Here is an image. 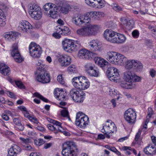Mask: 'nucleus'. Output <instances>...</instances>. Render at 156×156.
<instances>
[{
	"mask_svg": "<svg viewBox=\"0 0 156 156\" xmlns=\"http://www.w3.org/2000/svg\"><path fill=\"white\" fill-rule=\"evenodd\" d=\"M105 2L104 0H95L94 4H93V7L101 8L105 5Z\"/></svg>",
	"mask_w": 156,
	"mask_h": 156,
	"instance_id": "nucleus-37",
	"label": "nucleus"
},
{
	"mask_svg": "<svg viewBox=\"0 0 156 156\" xmlns=\"http://www.w3.org/2000/svg\"><path fill=\"white\" fill-rule=\"evenodd\" d=\"M89 118L87 115H83L81 117L79 120L76 121V125L80 127H85L89 123Z\"/></svg>",
	"mask_w": 156,
	"mask_h": 156,
	"instance_id": "nucleus-21",
	"label": "nucleus"
},
{
	"mask_svg": "<svg viewBox=\"0 0 156 156\" xmlns=\"http://www.w3.org/2000/svg\"><path fill=\"white\" fill-rule=\"evenodd\" d=\"M36 79L37 81L43 83H48L50 81V75L47 71L40 73L37 74Z\"/></svg>",
	"mask_w": 156,
	"mask_h": 156,
	"instance_id": "nucleus-16",
	"label": "nucleus"
},
{
	"mask_svg": "<svg viewBox=\"0 0 156 156\" xmlns=\"http://www.w3.org/2000/svg\"><path fill=\"white\" fill-rule=\"evenodd\" d=\"M11 55L16 62L20 63L23 61V58L18 50L17 43H14L12 45V49L11 50Z\"/></svg>",
	"mask_w": 156,
	"mask_h": 156,
	"instance_id": "nucleus-12",
	"label": "nucleus"
},
{
	"mask_svg": "<svg viewBox=\"0 0 156 156\" xmlns=\"http://www.w3.org/2000/svg\"><path fill=\"white\" fill-rule=\"evenodd\" d=\"M0 73L4 75H9L10 73V68L4 63L0 64Z\"/></svg>",
	"mask_w": 156,
	"mask_h": 156,
	"instance_id": "nucleus-30",
	"label": "nucleus"
},
{
	"mask_svg": "<svg viewBox=\"0 0 156 156\" xmlns=\"http://www.w3.org/2000/svg\"><path fill=\"white\" fill-rule=\"evenodd\" d=\"M13 122L15 124L16 126L17 125L21 123L19 119L17 118H15L13 119Z\"/></svg>",
	"mask_w": 156,
	"mask_h": 156,
	"instance_id": "nucleus-63",
	"label": "nucleus"
},
{
	"mask_svg": "<svg viewBox=\"0 0 156 156\" xmlns=\"http://www.w3.org/2000/svg\"><path fill=\"white\" fill-rule=\"evenodd\" d=\"M113 9L116 11L119 12L122 10V8L116 3H113L112 4Z\"/></svg>",
	"mask_w": 156,
	"mask_h": 156,
	"instance_id": "nucleus-48",
	"label": "nucleus"
},
{
	"mask_svg": "<svg viewBox=\"0 0 156 156\" xmlns=\"http://www.w3.org/2000/svg\"><path fill=\"white\" fill-rule=\"evenodd\" d=\"M62 34L65 35H67L70 34V31L69 28L67 27L64 26L62 28Z\"/></svg>",
	"mask_w": 156,
	"mask_h": 156,
	"instance_id": "nucleus-44",
	"label": "nucleus"
},
{
	"mask_svg": "<svg viewBox=\"0 0 156 156\" xmlns=\"http://www.w3.org/2000/svg\"><path fill=\"white\" fill-rule=\"evenodd\" d=\"M15 83L18 87L20 89H23L25 88V86L21 81L19 80H17L15 81Z\"/></svg>",
	"mask_w": 156,
	"mask_h": 156,
	"instance_id": "nucleus-51",
	"label": "nucleus"
},
{
	"mask_svg": "<svg viewBox=\"0 0 156 156\" xmlns=\"http://www.w3.org/2000/svg\"><path fill=\"white\" fill-rule=\"evenodd\" d=\"M24 148L26 150L34 151V149L32 146L29 144L23 145Z\"/></svg>",
	"mask_w": 156,
	"mask_h": 156,
	"instance_id": "nucleus-55",
	"label": "nucleus"
},
{
	"mask_svg": "<svg viewBox=\"0 0 156 156\" xmlns=\"http://www.w3.org/2000/svg\"><path fill=\"white\" fill-rule=\"evenodd\" d=\"M69 94L73 100L76 102L82 103L85 98V93L82 90L73 89L70 91Z\"/></svg>",
	"mask_w": 156,
	"mask_h": 156,
	"instance_id": "nucleus-6",
	"label": "nucleus"
},
{
	"mask_svg": "<svg viewBox=\"0 0 156 156\" xmlns=\"http://www.w3.org/2000/svg\"><path fill=\"white\" fill-rule=\"evenodd\" d=\"M78 56L81 58L90 59L91 57V53L88 50L83 49L80 50L78 54Z\"/></svg>",
	"mask_w": 156,
	"mask_h": 156,
	"instance_id": "nucleus-26",
	"label": "nucleus"
},
{
	"mask_svg": "<svg viewBox=\"0 0 156 156\" xmlns=\"http://www.w3.org/2000/svg\"><path fill=\"white\" fill-rule=\"evenodd\" d=\"M141 133V131L140 129H139L138 132L136 134L135 138V140L136 142H137L139 140Z\"/></svg>",
	"mask_w": 156,
	"mask_h": 156,
	"instance_id": "nucleus-58",
	"label": "nucleus"
},
{
	"mask_svg": "<svg viewBox=\"0 0 156 156\" xmlns=\"http://www.w3.org/2000/svg\"><path fill=\"white\" fill-rule=\"evenodd\" d=\"M19 34L17 33L10 31L6 32L4 36L5 39L9 41H13L18 37Z\"/></svg>",
	"mask_w": 156,
	"mask_h": 156,
	"instance_id": "nucleus-27",
	"label": "nucleus"
},
{
	"mask_svg": "<svg viewBox=\"0 0 156 156\" xmlns=\"http://www.w3.org/2000/svg\"><path fill=\"white\" fill-rule=\"evenodd\" d=\"M116 91H115L113 88H110L109 89V94L111 96L116 95L117 94Z\"/></svg>",
	"mask_w": 156,
	"mask_h": 156,
	"instance_id": "nucleus-61",
	"label": "nucleus"
},
{
	"mask_svg": "<svg viewBox=\"0 0 156 156\" xmlns=\"http://www.w3.org/2000/svg\"><path fill=\"white\" fill-rule=\"evenodd\" d=\"M153 112L152 108L150 107L149 108L147 112V117H149V118H150L153 114Z\"/></svg>",
	"mask_w": 156,
	"mask_h": 156,
	"instance_id": "nucleus-60",
	"label": "nucleus"
},
{
	"mask_svg": "<svg viewBox=\"0 0 156 156\" xmlns=\"http://www.w3.org/2000/svg\"><path fill=\"white\" fill-rule=\"evenodd\" d=\"M121 24L127 30H131L134 26V22L132 20L127 19L125 17H122L120 19Z\"/></svg>",
	"mask_w": 156,
	"mask_h": 156,
	"instance_id": "nucleus-19",
	"label": "nucleus"
},
{
	"mask_svg": "<svg viewBox=\"0 0 156 156\" xmlns=\"http://www.w3.org/2000/svg\"><path fill=\"white\" fill-rule=\"evenodd\" d=\"M54 95L55 98L58 100L64 101L67 99L66 94L63 90L57 89L54 91Z\"/></svg>",
	"mask_w": 156,
	"mask_h": 156,
	"instance_id": "nucleus-23",
	"label": "nucleus"
},
{
	"mask_svg": "<svg viewBox=\"0 0 156 156\" xmlns=\"http://www.w3.org/2000/svg\"><path fill=\"white\" fill-rule=\"evenodd\" d=\"M85 70L90 76L98 77L99 75V72L95 68L94 65L91 63H87L85 66Z\"/></svg>",
	"mask_w": 156,
	"mask_h": 156,
	"instance_id": "nucleus-15",
	"label": "nucleus"
},
{
	"mask_svg": "<svg viewBox=\"0 0 156 156\" xmlns=\"http://www.w3.org/2000/svg\"><path fill=\"white\" fill-rule=\"evenodd\" d=\"M56 58H58V61L61 66H67L71 62V59L69 56L61 55L58 54L56 55Z\"/></svg>",
	"mask_w": 156,
	"mask_h": 156,
	"instance_id": "nucleus-14",
	"label": "nucleus"
},
{
	"mask_svg": "<svg viewBox=\"0 0 156 156\" xmlns=\"http://www.w3.org/2000/svg\"><path fill=\"white\" fill-rule=\"evenodd\" d=\"M45 13L48 16L53 19L57 18L58 16V8L55 4L48 3L45 4L43 7Z\"/></svg>",
	"mask_w": 156,
	"mask_h": 156,
	"instance_id": "nucleus-5",
	"label": "nucleus"
},
{
	"mask_svg": "<svg viewBox=\"0 0 156 156\" xmlns=\"http://www.w3.org/2000/svg\"><path fill=\"white\" fill-rule=\"evenodd\" d=\"M133 69L137 72L142 71L143 66L142 63L140 61L135 60V63L133 64Z\"/></svg>",
	"mask_w": 156,
	"mask_h": 156,
	"instance_id": "nucleus-36",
	"label": "nucleus"
},
{
	"mask_svg": "<svg viewBox=\"0 0 156 156\" xmlns=\"http://www.w3.org/2000/svg\"><path fill=\"white\" fill-rule=\"evenodd\" d=\"M15 128L18 130L23 131L24 129V127L23 125L21 123H20L19 124L16 126Z\"/></svg>",
	"mask_w": 156,
	"mask_h": 156,
	"instance_id": "nucleus-52",
	"label": "nucleus"
},
{
	"mask_svg": "<svg viewBox=\"0 0 156 156\" xmlns=\"http://www.w3.org/2000/svg\"><path fill=\"white\" fill-rule=\"evenodd\" d=\"M94 60L95 63L101 67L106 66L108 67L110 65V64L108 61L101 57H95L94 58Z\"/></svg>",
	"mask_w": 156,
	"mask_h": 156,
	"instance_id": "nucleus-24",
	"label": "nucleus"
},
{
	"mask_svg": "<svg viewBox=\"0 0 156 156\" xmlns=\"http://www.w3.org/2000/svg\"><path fill=\"white\" fill-rule=\"evenodd\" d=\"M20 139L22 142L23 144H25V145L28 144L32 142L31 140L29 138H24L23 137H20Z\"/></svg>",
	"mask_w": 156,
	"mask_h": 156,
	"instance_id": "nucleus-49",
	"label": "nucleus"
},
{
	"mask_svg": "<svg viewBox=\"0 0 156 156\" xmlns=\"http://www.w3.org/2000/svg\"><path fill=\"white\" fill-rule=\"evenodd\" d=\"M37 65V74H39L40 73H42L46 72V66L42 62H38L36 63Z\"/></svg>",
	"mask_w": 156,
	"mask_h": 156,
	"instance_id": "nucleus-32",
	"label": "nucleus"
},
{
	"mask_svg": "<svg viewBox=\"0 0 156 156\" xmlns=\"http://www.w3.org/2000/svg\"><path fill=\"white\" fill-rule=\"evenodd\" d=\"M28 12L30 16L35 20L40 19L41 17V8L37 4H31L28 8Z\"/></svg>",
	"mask_w": 156,
	"mask_h": 156,
	"instance_id": "nucleus-7",
	"label": "nucleus"
},
{
	"mask_svg": "<svg viewBox=\"0 0 156 156\" xmlns=\"http://www.w3.org/2000/svg\"><path fill=\"white\" fill-rule=\"evenodd\" d=\"M72 22L78 26L80 27L83 24V19L81 15H79L77 16H74L72 20Z\"/></svg>",
	"mask_w": 156,
	"mask_h": 156,
	"instance_id": "nucleus-28",
	"label": "nucleus"
},
{
	"mask_svg": "<svg viewBox=\"0 0 156 156\" xmlns=\"http://www.w3.org/2000/svg\"><path fill=\"white\" fill-rule=\"evenodd\" d=\"M117 33L111 30L107 29L104 31V38L108 41L115 44Z\"/></svg>",
	"mask_w": 156,
	"mask_h": 156,
	"instance_id": "nucleus-13",
	"label": "nucleus"
},
{
	"mask_svg": "<svg viewBox=\"0 0 156 156\" xmlns=\"http://www.w3.org/2000/svg\"><path fill=\"white\" fill-rule=\"evenodd\" d=\"M123 79L126 81L131 82H138L140 81L141 78L136 75L132 71L127 70L123 73Z\"/></svg>",
	"mask_w": 156,
	"mask_h": 156,
	"instance_id": "nucleus-9",
	"label": "nucleus"
},
{
	"mask_svg": "<svg viewBox=\"0 0 156 156\" xmlns=\"http://www.w3.org/2000/svg\"><path fill=\"white\" fill-rule=\"evenodd\" d=\"M132 35L133 37L136 38L139 36V33L137 30H135L132 32Z\"/></svg>",
	"mask_w": 156,
	"mask_h": 156,
	"instance_id": "nucleus-57",
	"label": "nucleus"
},
{
	"mask_svg": "<svg viewBox=\"0 0 156 156\" xmlns=\"http://www.w3.org/2000/svg\"><path fill=\"white\" fill-rule=\"evenodd\" d=\"M92 16L90 14V12L87 13L84 15H82V17L83 19V24L90 23L91 22V17L92 18Z\"/></svg>",
	"mask_w": 156,
	"mask_h": 156,
	"instance_id": "nucleus-38",
	"label": "nucleus"
},
{
	"mask_svg": "<svg viewBox=\"0 0 156 156\" xmlns=\"http://www.w3.org/2000/svg\"><path fill=\"white\" fill-rule=\"evenodd\" d=\"M62 44L64 50L69 52L78 50L81 47L80 41L67 39L63 41Z\"/></svg>",
	"mask_w": 156,
	"mask_h": 156,
	"instance_id": "nucleus-3",
	"label": "nucleus"
},
{
	"mask_svg": "<svg viewBox=\"0 0 156 156\" xmlns=\"http://www.w3.org/2000/svg\"><path fill=\"white\" fill-rule=\"evenodd\" d=\"M88 47L92 51H96L102 50L101 43L97 40H93L88 43Z\"/></svg>",
	"mask_w": 156,
	"mask_h": 156,
	"instance_id": "nucleus-17",
	"label": "nucleus"
},
{
	"mask_svg": "<svg viewBox=\"0 0 156 156\" xmlns=\"http://www.w3.org/2000/svg\"><path fill=\"white\" fill-rule=\"evenodd\" d=\"M33 95L35 97L39 98L45 102H48V99L44 98L40 94L37 92L34 93L33 94Z\"/></svg>",
	"mask_w": 156,
	"mask_h": 156,
	"instance_id": "nucleus-45",
	"label": "nucleus"
},
{
	"mask_svg": "<svg viewBox=\"0 0 156 156\" xmlns=\"http://www.w3.org/2000/svg\"><path fill=\"white\" fill-rule=\"evenodd\" d=\"M118 53L113 51H110L107 52L106 55V59L112 64L116 65Z\"/></svg>",
	"mask_w": 156,
	"mask_h": 156,
	"instance_id": "nucleus-18",
	"label": "nucleus"
},
{
	"mask_svg": "<svg viewBox=\"0 0 156 156\" xmlns=\"http://www.w3.org/2000/svg\"><path fill=\"white\" fill-rule=\"evenodd\" d=\"M78 150L75 143L67 141L63 144L62 154L63 156H77Z\"/></svg>",
	"mask_w": 156,
	"mask_h": 156,
	"instance_id": "nucleus-1",
	"label": "nucleus"
},
{
	"mask_svg": "<svg viewBox=\"0 0 156 156\" xmlns=\"http://www.w3.org/2000/svg\"><path fill=\"white\" fill-rule=\"evenodd\" d=\"M136 114L131 108H129L126 111L124 116L126 121L131 125L135 123L136 119Z\"/></svg>",
	"mask_w": 156,
	"mask_h": 156,
	"instance_id": "nucleus-10",
	"label": "nucleus"
},
{
	"mask_svg": "<svg viewBox=\"0 0 156 156\" xmlns=\"http://www.w3.org/2000/svg\"><path fill=\"white\" fill-rule=\"evenodd\" d=\"M83 78L82 76L73 78L72 80V83L73 87L76 88L80 90L81 82Z\"/></svg>",
	"mask_w": 156,
	"mask_h": 156,
	"instance_id": "nucleus-25",
	"label": "nucleus"
},
{
	"mask_svg": "<svg viewBox=\"0 0 156 156\" xmlns=\"http://www.w3.org/2000/svg\"><path fill=\"white\" fill-rule=\"evenodd\" d=\"M122 149L125 151V153L126 155H130L132 151V148L129 147H122Z\"/></svg>",
	"mask_w": 156,
	"mask_h": 156,
	"instance_id": "nucleus-46",
	"label": "nucleus"
},
{
	"mask_svg": "<svg viewBox=\"0 0 156 156\" xmlns=\"http://www.w3.org/2000/svg\"><path fill=\"white\" fill-rule=\"evenodd\" d=\"M47 120L49 122L52 123L53 124H56L57 125H62V123L61 122H58L57 121L51 119L50 118H48L47 119Z\"/></svg>",
	"mask_w": 156,
	"mask_h": 156,
	"instance_id": "nucleus-54",
	"label": "nucleus"
},
{
	"mask_svg": "<svg viewBox=\"0 0 156 156\" xmlns=\"http://www.w3.org/2000/svg\"><path fill=\"white\" fill-rule=\"evenodd\" d=\"M100 26L90 25L84 26L76 31V33L80 36H87L94 35L100 28Z\"/></svg>",
	"mask_w": 156,
	"mask_h": 156,
	"instance_id": "nucleus-2",
	"label": "nucleus"
},
{
	"mask_svg": "<svg viewBox=\"0 0 156 156\" xmlns=\"http://www.w3.org/2000/svg\"><path fill=\"white\" fill-rule=\"evenodd\" d=\"M34 143L36 145L40 146L44 144L45 141L43 139L40 138L38 140H34Z\"/></svg>",
	"mask_w": 156,
	"mask_h": 156,
	"instance_id": "nucleus-50",
	"label": "nucleus"
},
{
	"mask_svg": "<svg viewBox=\"0 0 156 156\" xmlns=\"http://www.w3.org/2000/svg\"><path fill=\"white\" fill-rule=\"evenodd\" d=\"M70 9V7L69 5L64 4L61 7L60 10L62 13L66 14L68 13Z\"/></svg>",
	"mask_w": 156,
	"mask_h": 156,
	"instance_id": "nucleus-40",
	"label": "nucleus"
},
{
	"mask_svg": "<svg viewBox=\"0 0 156 156\" xmlns=\"http://www.w3.org/2000/svg\"><path fill=\"white\" fill-rule=\"evenodd\" d=\"M29 50L30 55L34 58H39L42 53L41 48L34 42L30 44Z\"/></svg>",
	"mask_w": 156,
	"mask_h": 156,
	"instance_id": "nucleus-8",
	"label": "nucleus"
},
{
	"mask_svg": "<svg viewBox=\"0 0 156 156\" xmlns=\"http://www.w3.org/2000/svg\"><path fill=\"white\" fill-rule=\"evenodd\" d=\"M53 125H52L51 124H48L47 125V127L48 129L51 131H55V133H58V129L59 128V127L61 125H58L56 124H53Z\"/></svg>",
	"mask_w": 156,
	"mask_h": 156,
	"instance_id": "nucleus-41",
	"label": "nucleus"
},
{
	"mask_svg": "<svg viewBox=\"0 0 156 156\" xmlns=\"http://www.w3.org/2000/svg\"><path fill=\"white\" fill-rule=\"evenodd\" d=\"M19 29H20L23 32L29 33L31 31L32 27L28 21L26 20L22 21L19 26Z\"/></svg>",
	"mask_w": 156,
	"mask_h": 156,
	"instance_id": "nucleus-20",
	"label": "nucleus"
},
{
	"mask_svg": "<svg viewBox=\"0 0 156 156\" xmlns=\"http://www.w3.org/2000/svg\"><path fill=\"white\" fill-rule=\"evenodd\" d=\"M21 148L16 145L12 146L8 151V156H17L21 151Z\"/></svg>",
	"mask_w": 156,
	"mask_h": 156,
	"instance_id": "nucleus-22",
	"label": "nucleus"
},
{
	"mask_svg": "<svg viewBox=\"0 0 156 156\" xmlns=\"http://www.w3.org/2000/svg\"><path fill=\"white\" fill-rule=\"evenodd\" d=\"M83 115H85L81 112H78L76 115V120L78 121L80 119L81 117H83Z\"/></svg>",
	"mask_w": 156,
	"mask_h": 156,
	"instance_id": "nucleus-59",
	"label": "nucleus"
},
{
	"mask_svg": "<svg viewBox=\"0 0 156 156\" xmlns=\"http://www.w3.org/2000/svg\"><path fill=\"white\" fill-rule=\"evenodd\" d=\"M126 60V57L123 55L118 53L116 65H121L122 63L124 64L125 61Z\"/></svg>",
	"mask_w": 156,
	"mask_h": 156,
	"instance_id": "nucleus-39",
	"label": "nucleus"
},
{
	"mask_svg": "<svg viewBox=\"0 0 156 156\" xmlns=\"http://www.w3.org/2000/svg\"><path fill=\"white\" fill-rule=\"evenodd\" d=\"M107 74L109 79L111 81H115L119 78V72L118 70L113 66L108 67Z\"/></svg>",
	"mask_w": 156,
	"mask_h": 156,
	"instance_id": "nucleus-11",
	"label": "nucleus"
},
{
	"mask_svg": "<svg viewBox=\"0 0 156 156\" xmlns=\"http://www.w3.org/2000/svg\"><path fill=\"white\" fill-rule=\"evenodd\" d=\"M67 71L70 73H76L77 72L76 67L75 65H71L69 66L67 69Z\"/></svg>",
	"mask_w": 156,
	"mask_h": 156,
	"instance_id": "nucleus-43",
	"label": "nucleus"
},
{
	"mask_svg": "<svg viewBox=\"0 0 156 156\" xmlns=\"http://www.w3.org/2000/svg\"><path fill=\"white\" fill-rule=\"evenodd\" d=\"M117 131L116 126L114 122L111 120L106 121L103 124V128L101 131L106 135V138H109L110 137V133H113Z\"/></svg>",
	"mask_w": 156,
	"mask_h": 156,
	"instance_id": "nucleus-4",
	"label": "nucleus"
},
{
	"mask_svg": "<svg viewBox=\"0 0 156 156\" xmlns=\"http://www.w3.org/2000/svg\"><path fill=\"white\" fill-rule=\"evenodd\" d=\"M144 151L148 155L154 154L156 153V148L152 145L150 144L144 149Z\"/></svg>",
	"mask_w": 156,
	"mask_h": 156,
	"instance_id": "nucleus-29",
	"label": "nucleus"
},
{
	"mask_svg": "<svg viewBox=\"0 0 156 156\" xmlns=\"http://www.w3.org/2000/svg\"><path fill=\"white\" fill-rule=\"evenodd\" d=\"M62 115L64 117H67L68 118L69 120L70 121L71 119L70 118L68 111L66 109H63L61 111Z\"/></svg>",
	"mask_w": 156,
	"mask_h": 156,
	"instance_id": "nucleus-47",
	"label": "nucleus"
},
{
	"mask_svg": "<svg viewBox=\"0 0 156 156\" xmlns=\"http://www.w3.org/2000/svg\"><path fill=\"white\" fill-rule=\"evenodd\" d=\"M83 78L82 80L80 90H85L87 89L90 86V83L89 80L85 77L82 76Z\"/></svg>",
	"mask_w": 156,
	"mask_h": 156,
	"instance_id": "nucleus-31",
	"label": "nucleus"
},
{
	"mask_svg": "<svg viewBox=\"0 0 156 156\" xmlns=\"http://www.w3.org/2000/svg\"><path fill=\"white\" fill-rule=\"evenodd\" d=\"M57 80L58 82L62 84H64L65 83V81L63 78L62 75H58L57 77Z\"/></svg>",
	"mask_w": 156,
	"mask_h": 156,
	"instance_id": "nucleus-53",
	"label": "nucleus"
},
{
	"mask_svg": "<svg viewBox=\"0 0 156 156\" xmlns=\"http://www.w3.org/2000/svg\"><path fill=\"white\" fill-rule=\"evenodd\" d=\"M86 3L88 5L93 7L95 0H85Z\"/></svg>",
	"mask_w": 156,
	"mask_h": 156,
	"instance_id": "nucleus-62",
	"label": "nucleus"
},
{
	"mask_svg": "<svg viewBox=\"0 0 156 156\" xmlns=\"http://www.w3.org/2000/svg\"><path fill=\"white\" fill-rule=\"evenodd\" d=\"M59 128L58 129V131L63 133V134L66 136H67L68 135L69 133L65 131L64 129L61 126H60Z\"/></svg>",
	"mask_w": 156,
	"mask_h": 156,
	"instance_id": "nucleus-56",
	"label": "nucleus"
},
{
	"mask_svg": "<svg viewBox=\"0 0 156 156\" xmlns=\"http://www.w3.org/2000/svg\"><path fill=\"white\" fill-rule=\"evenodd\" d=\"M135 60H128L126 58V60L125 61L124 65L125 68L126 69H133V64L135 63Z\"/></svg>",
	"mask_w": 156,
	"mask_h": 156,
	"instance_id": "nucleus-35",
	"label": "nucleus"
},
{
	"mask_svg": "<svg viewBox=\"0 0 156 156\" xmlns=\"http://www.w3.org/2000/svg\"><path fill=\"white\" fill-rule=\"evenodd\" d=\"M115 44H122L126 41V38L123 34L117 33Z\"/></svg>",
	"mask_w": 156,
	"mask_h": 156,
	"instance_id": "nucleus-33",
	"label": "nucleus"
},
{
	"mask_svg": "<svg viewBox=\"0 0 156 156\" xmlns=\"http://www.w3.org/2000/svg\"><path fill=\"white\" fill-rule=\"evenodd\" d=\"M6 16L2 9H0V29L6 24Z\"/></svg>",
	"mask_w": 156,
	"mask_h": 156,
	"instance_id": "nucleus-34",
	"label": "nucleus"
},
{
	"mask_svg": "<svg viewBox=\"0 0 156 156\" xmlns=\"http://www.w3.org/2000/svg\"><path fill=\"white\" fill-rule=\"evenodd\" d=\"M104 13L101 12H90V14L93 15L92 18L95 19L97 17H100L104 15Z\"/></svg>",
	"mask_w": 156,
	"mask_h": 156,
	"instance_id": "nucleus-42",
	"label": "nucleus"
},
{
	"mask_svg": "<svg viewBox=\"0 0 156 156\" xmlns=\"http://www.w3.org/2000/svg\"><path fill=\"white\" fill-rule=\"evenodd\" d=\"M30 120L35 124H37L38 123L37 119L36 118L34 117L31 116V118L30 119Z\"/></svg>",
	"mask_w": 156,
	"mask_h": 156,
	"instance_id": "nucleus-64",
	"label": "nucleus"
}]
</instances>
